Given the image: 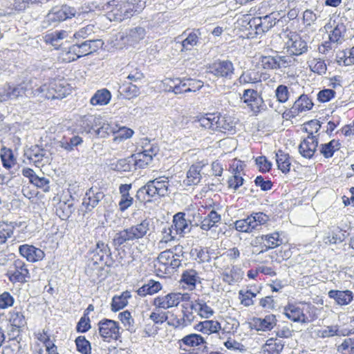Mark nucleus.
I'll return each mask as SVG.
<instances>
[{
    "label": "nucleus",
    "mask_w": 354,
    "mask_h": 354,
    "mask_svg": "<svg viewBox=\"0 0 354 354\" xmlns=\"http://www.w3.org/2000/svg\"><path fill=\"white\" fill-rule=\"evenodd\" d=\"M309 66L313 73H316L319 75L324 74L327 69L325 62L321 59H313L310 62Z\"/></svg>",
    "instance_id": "obj_63"
},
{
    "label": "nucleus",
    "mask_w": 354,
    "mask_h": 354,
    "mask_svg": "<svg viewBox=\"0 0 354 354\" xmlns=\"http://www.w3.org/2000/svg\"><path fill=\"white\" fill-rule=\"evenodd\" d=\"M259 64L265 70L276 71L279 69V64H277L276 55H261L259 58Z\"/></svg>",
    "instance_id": "obj_50"
},
{
    "label": "nucleus",
    "mask_w": 354,
    "mask_h": 354,
    "mask_svg": "<svg viewBox=\"0 0 354 354\" xmlns=\"http://www.w3.org/2000/svg\"><path fill=\"white\" fill-rule=\"evenodd\" d=\"M219 113H209L196 117V122H198L200 127L212 131L218 130L217 120L219 117Z\"/></svg>",
    "instance_id": "obj_24"
},
{
    "label": "nucleus",
    "mask_w": 354,
    "mask_h": 354,
    "mask_svg": "<svg viewBox=\"0 0 354 354\" xmlns=\"http://www.w3.org/2000/svg\"><path fill=\"white\" fill-rule=\"evenodd\" d=\"M33 80H24L18 84L7 83L0 91V101L1 102L8 100H17L24 97L33 95L35 91L32 86Z\"/></svg>",
    "instance_id": "obj_2"
},
{
    "label": "nucleus",
    "mask_w": 354,
    "mask_h": 354,
    "mask_svg": "<svg viewBox=\"0 0 354 354\" xmlns=\"http://www.w3.org/2000/svg\"><path fill=\"white\" fill-rule=\"evenodd\" d=\"M169 186V183L167 178L159 177L151 180L138 189L136 198L140 201H144L145 198L143 196L145 194L150 198L165 196L168 194Z\"/></svg>",
    "instance_id": "obj_4"
},
{
    "label": "nucleus",
    "mask_w": 354,
    "mask_h": 354,
    "mask_svg": "<svg viewBox=\"0 0 354 354\" xmlns=\"http://www.w3.org/2000/svg\"><path fill=\"white\" fill-rule=\"evenodd\" d=\"M102 45L103 42L101 39H91L74 44L72 50L77 55V57H81L97 51L102 48Z\"/></svg>",
    "instance_id": "obj_13"
},
{
    "label": "nucleus",
    "mask_w": 354,
    "mask_h": 354,
    "mask_svg": "<svg viewBox=\"0 0 354 354\" xmlns=\"http://www.w3.org/2000/svg\"><path fill=\"white\" fill-rule=\"evenodd\" d=\"M118 318L123 324L124 326L127 328V329L129 331H133L134 329V320L131 317V315L129 311L125 310L124 312L120 313L118 315Z\"/></svg>",
    "instance_id": "obj_59"
},
{
    "label": "nucleus",
    "mask_w": 354,
    "mask_h": 354,
    "mask_svg": "<svg viewBox=\"0 0 354 354\" xmlns=\"http://www.w3.org/2000/svg\"><path fill=\"white\" fill-rule=\"evenodd\" d=\"M250 215L251 232L260 230L261 226L269 221V216L261 212H253Z\"/></svg>",
    "instance_id": "obj_42"
},
{
    "label": "nucleus",
    "mask_w": 354,
    "mask_h": 354,
    "mask_svg": "<svg viewBox=\"0 0 354 354\" xmlns=\"http://www.w3.org/2000/svg\"><path fill=\"white\" fill-rule=\"evenodd\" d=\"M35 95H40L46 99H62L66 97L67 94V89L59 82L52 81L48 84H44L35 91H32Z\"/></svg>",
    "instance_id": "obj_5"
},
{
    "label": "nucleus",
    "mask_w": 354,
    "mask_h": 354,
    "mask_svg": "<svg viewBox=\"0 0 354 354\" xmlns=\"http://www.w3.org/2000/svg\"><path fill=\"white\" fill-rule=\"evenodd\" d=\"M218 130L223 133H233L235 132L236 122L234 118L228 115H221L220 113L217 120Z\"/></svg>",
    "instance_id": "obj_28"
},
{
    "label": "nucleus",
    "mask_w": 354,
    "mask_h": 354,
    "mask_svg": "<svg viewBox=\"0 0 354 354\" xmlns=\"http://www.w3.org/2000/svg\"><path fill=\"white\" fill-rule=\"evenodd\" d=\"M74 211L73 205L72 203H67L66 202H60L58 204L57 209V214L63 220L68 218Z\"/></svg>",
    "instance_id": "obj_54"
},
{
    "label": "nucleus",
    "mask_w": 354,
    "mask_h": 354,
    "mask_svg": "<svg viewBox=\"0 0 354 354\" xmlns=\"http://www.w3.org/2000/svg\"><path fill=\"white\" fill-rule=\"evenodd\" d=\"M81 13H78L74 7L66 4L61 6H55L51 8L42 21L41 26L43 28L55 27L60 22L66 21L73 17H80Z\"/></svg>",
    "instance_id": "obj_3"
},
{
    "label": "nucleus",
    "mask_w": 354,
    "mask_h": 354,
    "mask_svg": "<svg viewBox=\"0 0 354 354\" xmlns=\"http://www.w3.org/2000/svg\"><path fill=\"white\" fill-rule=\"evenodd\" d=\"M209 71L218 77L231 80L234 73V66L230 60H218L209 67Z\"/></svg>",
    "instance_id": "obj_10"
},
{
    "label": "nucleus",
    "mask_w": 354,
    "mask_h": 354,
    "mask_svg": "<svg viewBox=\"0 0 354 354\" xmlns=\"http://www.w3.org/2000/svg\"><path fill=\"white\" fill-rule=\"evenodd\" d=\"M195 328L203 334L210 335L218 333L221 330V325L216 320H205L199 322Z\"/></svg>",
    "instance_id": "obj_30"
},
{
    "label": "nucleus",
    "mask_w": 354,
    "mask_h": 354,
    "mask_svg": "<svg viewBox=\"0 0 354 354\" xmlns=\"http://www.w3.org/2000/svg\"><path fill=\"white\" fill-rule=\"evenodd\" d=\"M173 229L177 234H184L190 232L189 222L185 219V214L178 212L173 218Z\"/></svg>",
    "instance_id": "obj_27"
},
{
    "label": "nucleus",
    "mask_w": 354,
    "mask_h": 354,
    "mask_svg": "<svg viewBox=\"0 0 354 354\" xmlns=\"http://www.w3.org/2000/svg\"><path fill=\"white\" fill-rule=\"evenodd\" d=\"M198 41V36L196 32H190L181 42L182 50H189L195 46Z\"/></svg>",
    "instance_id": "obj_57"
},
{
    "label": "nucleus",
    "mask_w": 354,
    "mask_h": 354,
    "mask_svg": "<svg viewBox=\"0 0 354 354\" xmlns=\"http://www.w3.org/2000/svg\"><path fill=\"white\" fill-rule=\"evenodd\" d=\"M284 343L279 339L270 338L267 340L266 344L262 347L263 354H280L283 350Z\"/></svg>",
    "instance_id": "obj_34"
},
{
    "label": "nucleus",
    "mask_w": 354,
    "mask_h": 354,
    "mask_svg": "<svg viewBox=\"0 0 354 354\" xmlns=\"http://www.w3.org/2000/svg\"><path fill=\"white\" fill-rule=\"evenodd\" d=\"M318 337L321 338H327L334 336L345 335L346 334L339 330L337 325L327 326L318 330L317 332Z\"/></svg>",
    "instance_id": "obj_44"
},
{
    "label": "nucleus",
    "mask_w": 354,
    "mask_h": 354,
    "mask_svg": "<svg viewBox=\"0 0 354 354\" xmlns=\"http://www.w3.org/2000/svg\"><path fill=\"white\" fill-rule=\"evenodd\" d=\"M277 324V319L274 315H268L265 317H254L252 326L257 330H270Z\"/></svg>",
    "instance_id": "obj_22"
},
{
    "label": "nucleus",
    "mask_w": 354,
    "mask_h": 354,
    "mask_svg": "<svg viewBox=\"0 0 354 354\" xmlns=\"http://www.w3.org/2000/svg\"><path fill=\"white\" fill-rule=\"evenodd\" d=\"M162 236L158 242L160 248H164V245L174 241L177 235L176 232L173 229V225L165 226L162 231Z\"/></svg>",
    "instance_id": "obj_52"
},
{
    "label": "nucleus",
    "mask_w": 354,
    "mask_h": 354,
    "mask_svg": "<svg viewBox=\"0 0 354 354\" xmlns=\"http://www.w3.org/2000/svg\"><path fill=\"white\" fill-rule=\"evenodd\" d=\"M257 20L259 21V23L256 24L257 29L261 30L263 32L268 31L276 24L277 21V19L273 16V13L260 17Z\"/></svg>",
    "instance_id": "obj_46"
},
{
    "label": "nucleus",
    "mask_w": 354,
    "mask_h": 354,
    "mask_svg": "<svg viewBox=\"0 0 354 354\" xmlns=\"http://www.w3.org/2000/svg\"><path fill=\"white\" fill-rule=\"evenodd\" d=\"M131 297L129 291H124L119 296H114L111 302V310L116 312L124 308L128 304V299Z\"/></svg>",
    "instance_id": "obj_39"
},
{
    "label": "nucleus",
    "mask_w": 354,
    "mask_h": 354,
    "mask_svg": "<svg viewBox=\"0 0 354 354\" xmlns=\"http://www.w3.org/2000/svg\"><path fill=\"white\" fill-rule=\"evenodd\" d=\"M340 143L338 140H332L326 144L321 145L320 152L324 158H331L334 152L339 149Z\"/></svg>",
    "instance_id": "obj_49"
},
{
    "label": "nucleus",
    "mask_w": 354,
    "mask_h": 354,
    "mask_svg": "<svg viewBox=\"0 0 354 354\" xmlns=\"http://www.w3.org/2000/svg\"><path fill=\"white\" fill-rule=\"evenodd\" d=\"M182 351L194 350L203 352L207 348L206 342L199 334L191 333L185 335L178 342Z\"/></svg>",
    "instance_id": "obj_8"
},
{
    "label": "nucleus",
    "mask_w": 354,
    "mask_h": 354,
    "mask_svg": "<svg viewBox=\"0 0 354 354\" xmlns=\"http://www.w3.org/2000/svg\"><path fill=\"white\" fill-rule=\"evenodd\" d=\"M203 166L198 165H192L187 172V178L184 180L186 185H198L201 180L202 176L201 174Z\"/></svg>",
    "instance_id": "obj_31"
},
{
    "label": "nucleus",
    "mask_w": 354,
    "mask_h": 354,
    "mask_svg": "<svg viewBox=\"0 0 354 354\" xmlns=\"http://www.w3.org/2000/svg\"><path fill=\"white\" fill-rule=\"evenodd\" d=\"M6 275L12 283H25L30 279V274L27 265L20 259L15 260L10 266Z\"/></svg>",
    "instance_id": "obj_6"
},
{
    "label": "nucleus",
    "mask_w": 354,
    "mask_h": 354,
    "mask_svg": "<svg viewBox=\"0 0 354 354\" xmlns=\"http://www.w3.org/2000/svg\"><path fill=\"white\" fill-rule=\"evenodd\" d=\"M120 326L118 322L112 319H103L98 323V330L104 341L117 340L120 337Z\"/></svg>",
    "instance_id": "obj_7"
},
{
    "label": "nucleus",
    "mask_w": 354,
    "mask_h": 354,
    "mask_svg": "<svg viewBox=\"0 0 354 354\" xmlns=\"http://www.w3.org/2000/svg\"><path fill=\"white\" fill-rule=\"evenodd\" d=\"M235 229L241 232L251 233V215L234 223Z\"/></svg>",
    "instance_id": "obj_61"
},
{
    "label": "nucleus",
    "mask_w": 354,
    "mask_h": 354,
    "mask_svg": "<svg viewBox=\"0 0 354 354\" xmlns=\"http://www.w3.org/2000/svg\"><path fill=\"white\" fill-rule=\"evenodd\" d=\"M159 262L168 266L171 270H174L181 265V260L176 257L174 252L171 250H166L160 252L157 257Z\"/></svg>",
    "instance_id": "obj_25"
},
{
    "label": "nucleus",
    "mask_w": 354,
    "mask_h": 354,
    "mask_svg": "<svg viewBox=\"0 0 354 354\" xmlns=\"http://www.w3.org/2000/svg\"><path fill=\"white\" fill-rule=\"evenodd\" d=\"M328 295L330 299H333L335 302L340 306L348 305L353 299V292L348 290H331L328 292Z\"/></svg>",
    "instance_id": "obj_26"
},
{
    "label": "nucleus",
    "mask_w": 354,
    "mask_h": 354,
    "mask_svg": "<svg viewBox=\"0 0 354 354\" xmlns=\"http://www.w3.org/2000/svg\"><path fill=\"white\" fill-rule=\"evenodd\" d=\"M256 295L257 294L252 292L250 290L245 291L241 290L239 292V298L241 301V304L247 307L253 305L254 302L252 298L255 297Z\"/></svg>",
    "instance_id": "obj_60"
},
{
    "label": "nucleus",
    "mask_w": 354,
    "mask_h": 354,
    "mask_svg": "<svg viewBox=\"0 0 354 354\" xmlns=\"http://www.w3.org/2000/svg\"><path fill=\"white\" fill-rule=\"evenodd\" d=\"M97 124H101V118L93 115H84L80 120L81 127L87 132H91L92 129L95 131Z\"/></svg>",
    "instance_id": "obj_45"
},
{
    "label": "nucleus",
    "mask_w": 354,
    "mask_h": 354,
    "mask_svg": "<svg viewBox=\"0 0 354 354\" xmlns=\"http://www.w3.org/2000/svg\"><path fill=\"white\" fill-rule=\"evenodd\" d=\"M95 133L101 138H106L110 134H115L116 127L111 123L101 120V124H97L96 129H95Z\"/></svg>",
    "instance_id": "obj_47"
},
{
    "label": "nucleus",
    "mask_w": 354,
    "mask_h": 354,
    "mask_svg": "<svg viewBox=\"0 0 354 354\" xmlns=\"http://www.w3.org/2000/svg\"><path fill=\"white\" fill-rule=\"evenodd\" d=\"M151 224V220L146 218L136 225L119 231L114 236V245L120 247L124 243L142 239L150 230Z\"/></svg>",
    "instance_id": "obj_1"
},
{
    "label": "nucleus",
    "mask_w": 354,
    "mask_h": 354,
    "mask_svg": "<svg viewBox=\"0 0 354 354\" xmlns=\"http://www.w3.org/2000/svg\"><path fill=\"white\" fill-rule=\"evenodd\" d=\"M45 154V150L37 145L32 146L25 151V156L35 164L41 162Z\"/></svg>",
    "instance_id": "obj_41"
},
{
    "label": "nucleus",
    "mask_w": 354,
    "mask_h": 354,
    "mask_svg": "<svg viewBox=\"0 0 354 354\" xmlns=\"http://www.w3.org/2000/svg\"><path fill=\"white\" fill-rule=\"evenodd\" d=\"M118 92L123 98L130 100L139 95L140 89L132 82H124L120 86Z\"/></svg>",
    "instance_id": "obj_32"
},
{
    "label": "nucleus",
    "mask_w": 354,
    "mask_h": 354,
    "mask_svg": "<svg viewBox=\"0 0 354 354\" xmlns=\"http://www.w3.org/2000/svg\"><path fill=\"white\" fill-rule=\"evenodd\" d=\"M318 142L317 137L313 132L310 133L299 146L300 154L306 158H311L316 151Z\"/></svg>",
    "instance_id": "obj_15"
},
{
    "label": "nucleus",
    "mask_w": 354,
    "mask_h": 354,
    "mask_svg": "<svg viewBox=\"0 0 354 354\" xmlns=\"http://www.w3.org/2000/svg\"><path fill=\"white\" fill-rule=\"evenodd\" d=\"M3 166L6 169L11 168L15 164L12 151L8 149H3L1 154Z\"/></svg>",
    "instance_id": "obj_58"
},
{
    "label": "nucleus",
    "mask_w": 354,
    "mask_h": 354,
    "mask_svg": "<svg viewBox=\"0 0 354 354\" xmlns=\"http://www.w3.org/2000/svg\"><path fill=\"white\" fill-rule=\"evenodd\" d=\"M145 33L144 28L136 27L129 30L127 35V38L128 41L131 43H136L144 39Z\"/></svg>",
    "instance_id": "obj_53"
},
{
    "label": "nucleus",
    "mask_w": 354,
    "mask_h": 354,
    "mask_svg": "<svg viewBox=\"0 0 354 354\" xmlns=\"http://www.w3.org/2000/svg\"><path fill=\"white\" fill-rule=\"evenodd\" d=\"M9 322L13 328H21L26 324V319L23 313L20 311L12 310L9 313Z\"/></svg>",
    "instance_id": "obj_48"
},
{
    "label": "nucleus",
    "mask_w": 354,
    "mask_h": 354,
    "mask_svg": "<svg viewBox=\"0 0 354 354\" xmlns=\"http://www.w3.org/2000/svg\"><path fill=\"white\" fill-rule=\"evenodd\" d=\"M153 305L160 309L167 310L178 306L176 292H169L165 295L154 298Z\"/></svg>",
    "instance_id": "obj_20"
},
{
    "label": "nucleus",
    "mask_w": 354,
    "mask_h": 354,
    "mask_svg": "<svg viewBox=\"0 0 354 354\" xmlns=\"http://www.w3.org/2000/svg\"><path fill=\"white\" fill-rule=\"evenodd\" d=\"M68 36V32L62 30L46 35L45 37V40L47 43L50 44L52 46H53L55 48L57 49L62 44L60 41L64 39H66Z\"/></svg>",
    "instance_id": "obj_40"
},
{
    "label": "nucleus",
    "mask_w": 354,
    "mask_h": 354,
    "mask_svg": "<svg viewBox=\"0 0 354 354\" xmlns=\"http://www.w3.org/2000/svg\"><path fill=\"white\" fill-rule=\"evenodd\" d=\"M313 106V103L307 95H301L292 107L283 113V118L286 120L294 118L300 113L310 110Z\"/></svg>",
    "instance_id": "obj_9"
},
{
    "label": "nucleus",
    "mask_w": 354,
    "mask_h": 354,
    "mask_svg": "<svg viewBox=\"0 0 354 354\" xmlns=\"http://www.w3.org/2000/svg\"><path fill=\"white\" fill-rule=\"evenodd\" d=\"M287 53L290 55L299 56L308 51V46L305 40L297 34H292L286 43Z\"/></svg>",
    "instance_id": "obj_12"
},
{
    "label": "nucleus",
    "mask_w": 354,
    "mask_h": 354,
    "mask_svg": "<svg viewBox=\"0 0 354 354\" xmlns=\"http://www.w3.org/2000/svg\"><path fill=\"white\" fill-rule=\"evenodd\" d=\"M222 276L223 281L231 285L242 279L243 272L239 267L230 265L223 269Z\"/></svg>",
    "instance_id": "obj_21"
},
{
    "label": "nucleus",
    "mask_w": 354,
    "mask_h": 354,
    "mask_svg": "<svg viewBox=\"0 0 354 354\" xmlns=\"http://www.w3.org/2000/svg\"><path fill=\"white\" fill-rule=\"evenodd\" d=\"M333 28L329 32L328 38L331 41L335 43L336 46L342 44L346 39V27L342 22L333 21V24L328 23L325 25L324 28L327 30L328 28Z\"/></svg>",
    "instance_id": "obj_14"
},
{
    "label": "nucleus",
    "mask_w": 354,
    "mask_h": 354,
    "mask_svg": "<svg viewBox=\"0 0 354 354\" xmlns=\"http://www.w3.org/2000/svg\"><path fill=\"white\" fill-rule=\"evenodd\" d=\"M221 221V216L215 210H212L201 223V228L203 230H209L214 227H217Z\"/></svg>",
    "instance_id": "obj_33"
},
{
    "label": "nucleus",
    "mask_w": 354,
    "mask_h": 354,
    "mask_svg": "<svg viewBox=\"0 0 354 354\" xmlns=\"http://www.w3.org/2000/svg\"><path fill=\"white\" fill-rule=\"evenodd\" d=\"M77 350L82 354H91V346L84 336H79L75 339Z\"/></svg>",
    "instance_id": "obj_55"
},
{
    "label": "nucleus",
    "mask_w": 354,
    "mask_h": 354,
    "mask_svg": "<svg viewBox=\"0 0 354 354\" xmlns=\"http://www.w3.org/2000/svg\"><path fill=\"white\" fill-rule=\"evenodd\" d=\"M131 189V184H122L119 187L121 198L118 205L122 212L127 209L133 204V198L129 195V191Z\"/></svg>",
    "instance_id": "obj_29"
},
{
    "label": "nucleus",
    "mask_w": 354,
    "mask_h": 354,
    "mask_svg": "<svg viewBox=\"0 0 354 354\" xmlns=\"http://www.w3.org/2000/svg\"><path fill=\"white\" fill-rule=\"evenodd\" d=\"M93 253V259L95 263L103 262L105 257H109L111 255L108 245L101 241L97 243L96 248Z\"/></svg>",
    "instance_id": "obj_38"
},
{
    "label": "nucleus",
    "mask_w": 354,
    "mask_h": 354,
    "mask_svg": "<svg viewBox=\"0 0 354 354\" xmlns=\"http://www.w3.org/2000/svg\"><path fill=\"white\" fill-rule=\"evenodd\" d=\"M20 254L29 262H37L44 259L45 254L39 248L33 245L24 244L19 248Z\"/></svg>",
    "instance_id": "obj_17"
},
{
    "label": "nucleus",
    "mask_w": 354,
    "mask_h": 354,
    "mask_svg": "<svg viewBox=\"0 0 354 354\" xmlns=\"http://www.w3.org/2000/svg\"><path fill=\"white\" fill-rule=\"evenodd\" d=\"M190 308L202 318H209L214 313L213 309L207 304L203 299L198 298L194 301H192Z\"/></svg>",
    "instance_id": "obj_23"
},
{
    "label": "nucleus",
    "mask_w": 354,
    "mask_h": 354,
    "mask_svg": "<svg viewBox=\"0 0 354 354\" xmlns=\"http://www.w3.org/2000/svg\"><path fill=\"white\" fill-rule=\"evenodd\" d=\"M162 289V285L158 281L149 280L147 283L144 284L138 290V295L141 297L153 295Z\"/></svg>",
    "instance_id": "obj_37"
},
{
    "label": "nucleus",
    "mask_w": 354,
    "mask_h": 354,
    "mask_svg": "<svg viewBox=\"0 0 354 354\" xmlns=\"http://www.w3.org/2000/svg\"><path fill=\"white\" fill-rule=\"evenodd\" d=\"M283 314L287 318L294 322L306 324L310 322L308 317L304 314L303 309L294 304H288L284 308Z\"/></svg>",
    "instance_id": "obj_19"
},
{
    "label": "nucleus",
    "mask_w": 354,
    "mask_h": 354,
    "mask_svg": "<svg viewBox=\"0 0 354 354\" xmlns=\"http://www.w3.org/2000/svg\"><path fill=\"white\" fill-rule=\"evenodd\" d=\"M115 134L116 136L114 138V140L122 141L131 138L133 134V131L129 128L122 127L118 129H116Z\"/></svg>",
    "instance_id": "obj_64"
},
{
    "label": "nucleus",
    "mask_w": 354,
    "mask_h": 354,
    "mask_svg": "<svg viewBox=\"0 0 354 354\" xmlns=\"http://www.w3.org/2000/svg\"><path fill=\"white\" fill-rule=\"evenodd\" d=\"M104 196L105 194L103 192L100 191L97 188L91 187L86 192L82 205L85 206L87 210L91 211L98 205Z\"/></svg>",
    "instance_id": "obj_18"
},
{
    "label": "nucleus",
    "mask_w": 354,
    "mask_h": 354,
    "mask_svg": "<svg viewBox=\"0 0 354 354\" xmlns=\"http://www.w3.org/2000/svg\"><path fill=\"white\" fill-rule=\"evenodd\" d=\"M276 161L279 169L283 173L287 174L290 171L291 163L290 156L288 153H285L281 150H279L278 152L276 153Z\"/></svg>",
    "instance_id": "obj_43"
},
{
    "label": "nucleus",
    "mask_w": 354,
    "mask_h": 354,
    "mask_svg": "<svg viewBox=\"0 0 354 354\" xmlns=\"http://www.w3.org/2000/svg\"><path fill=\"white\" fill-rule=\"evenodd\" d=\"M241 99L256 115L264 110L263 98L254 89L244 90Z\"/></svg>",
    "instance_id": "obj_11"
},
{
    "label": "nucleus",
    "mask_w": 354,
    "mask_h": 354,
    "mask_svg": "<svg viewBox=\"0 0 354 354\" xmlns=\"http://www.w3.org/2000/svg\"><path fill=\"white\" fill-rule=\"evenodd\" d=\"M337 351L342 354H354V338H346L337 346Z\"/></svg>",
    "instance_id": "obj_56"
},
{
    "label": "nucleus",
    "mask_w": 354,
    "mask_h": 354,
    "mask_svg": "<svg viewBox=\"0 0 354 354\" xmlns=\"http://www.w3.org/2000/svg\"><path fill=\"white\" fill-rule=\"evenodd\" d=\"M290 93L288 86L286 85H279L275 90V97L280 103H285L288 100Z\"/></svg>",
    "instance_id": "obj_62"
},
{
    "label": "nucleus",
    "mask_w": 354,
    "mask_h": 354,
    "mask_svg": "<svg viewBox=\"0 0 354 354\" xmlns=\"http://www.w3.org/2000/svg\"><path fill=\"white\" fill-rule=\"evenodd\" d=\"M111 98V94L106 88L100 89L91 97L90 102L93 106H104L109 103Z\"/></svg>",
    "instance_id": "obj_35"
},
{
    "label": "nucleus",
    "mask_w": 354,
    "mask_h": 354,
    "mask_svg": "<svg viewBox=\"0 0 354 354\" xmlns=\"http://www.w3.org/2000/svg\"><path fill=\"white\" fill-rule=\"evenodd\" d=\"M200 277L197 272L194 270H185L182 276L180 281L184 283L187 286L185 287L189 290H194L196 287L197 281H199Z\"/></svg>",
    "instance_id": "obj_36"
},
{
    "label": "nucleus",
    "mask_w": 354,
    "mask_h": 354,
    "mask_svg": "<svg viewBox=\"0 0 354 354\" xmlns=\"http://www.w3.org/2000/svg\"><path fill=\"white\" fill-rule=\"evenodd\" d=\"M261 239V240L265 241L266 243L265 244L266 250L275 248L282 243V239H279V234L278 232L262 235Z\"/></svg>",
    "instance_id": "obj_51"
},
{
    "label": "nucleus",
    "mask_w": 354,
    "mask_h": 354,
    "mask_svg": "<svg viewBox=\"0 0 354 354\" xmlns=\"http://www.w3.org/2000/svg\"><path fill=\"white\" fill-rule=\"evenodd\" d=\"M157 153L156 147H151L149 149H145L142 152L137 153L131 156L136 168H145L152 161L153 156Z\"/></svg>",
    "instance_id": "obj_16"
}]
</instances>
